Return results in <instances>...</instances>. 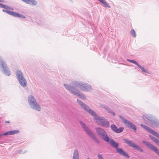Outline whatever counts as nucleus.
Instances as JSON below:
<instances>
[{
	"instance_id": "obj_1",
	"label": "nucleus",
	"mask_w": 159,
	"mask_h": 159,
	"mask_svg": "<svg viewBox=\"0 0 159 159\" xmlns=\"http://www.w3.org/2000/svg\"><path fill=\"white\" fill-rule=\"evenodd\" d=\"M77 101L80 105L81 106L84 110L94 117L93 118L94 120L98 123L106 127H107L109 126V122L106 119L103 117H101L98 116L96 113L94 111L90 108L88 106L83 103L81 101L78 99Z\"/></svg>"
},
{
	"instance_id": "obj_2",
	"label": "nucleus",
	"mask_w": 159,
	"mask_h": 159,
	"mask_svg": "<svg viewBox=\"0 0 159 159\" xmlns=\"http://www.w3.org/2000/svg\"><path fill=\"white\" fill-rule=\"evenodd\" d=\"M84 84L82 82L74 81L72 83V85L74 86V87L66 84H64V86L66 90L70 91L73 94L78 96L82 99H86V96L81 93H80L78 90L75 88V87L79 88L82 91Z\"/></svg>"
},
{
	"instance_id": "obj_3",
	"label": "nucleus",
	"mask_w": 159,
	"mask_h": 159,
	"mask_svg": "<svg viewBox=\"0 0 159 159\" xmlns=\"http://www.w3.org/2000/svg\"><path fill=\"white\" fill-rule=\"evenodd\" d=\"M28 102L30 106L33 109L38 111H40L41 107L32 95H30L28 96Z\"/></svg>"
},
{
	"instance_id": "obj_4",
	"label": "nucleus",
	"mask_w": 159,
	"mask_h": 159,
	"mask_svg": "<svg viewBox=\"0 0 159 159\" xmlns=\"http://www.w3.org/2000/svg\"><path fill=\"white\" fill-rule=\"evenodd\" d=\"M109 143L113 147L116 148L117 152L120 154L125 157L127 158H129V157L128 154L125 152L122 148H118V144L112 139H109Z\"/></svg>"
},
{
	"instance_id": "obj_5",
	"label": "nucleus",
	"mask_w": 159,
	"mask_h": 159,
	"mask_svg": "<svg viewBox=\"0 0 159 159\" xmlns=\"http://www.w3.org/2000/svg\"><path fill=\"white\" fill-rule=\"evenodd\" d=\"M96 130L97 134L101 139L106 142H109V138L106 131L103 129L97 127L96 129Z\"/></svg>"
},
{
	"instance_id": "obj_6",
	"label": "nucleus",
	"mask_w": 159,
	"mask_h": 159,
	"mask_svg": "<svg viewBox=\"0 0 159 159\" xmlns=\"http://www.w3.org/2000/svg\"><path fill=\"white\" fill-rule=\"evenodd\" d=\"M16 76L20 85L23 87H25L27 86V81L23 77L22 73L20 71H17Z\"/></svg>"
},
{
	"instance_id": "obj_7",
	"label": "nucleus",
	"mask_w": 159,
	"mask_h": 159,
	"mask_svg": "<svg viewBox=\"0 0 159 159\" xmlns=\"http://www.w3.org/2000/svg\"><path fill=\"white\" fill-rule=\"evenodd\" d=\"M80 124L81 126L85 131L87 134L90 136L93 139L96 138L94 134L91 132L89 128L87 127L85 125L82 121L80 122Z\"/></svg>"
},
{
	"instance_id": "obj_8",
	"label": "nucleus",
	"mask_w": 159,
	"mask_h": 159,
	"mask_svg": "<svg viewBox=\"0 0 159 159\" xmlns=\"http://www.w3.org/2000/svg\"><path fill=\"white\" fill-rule=\"evenodd\" d=\"M119 117L122 121L127 127L133 129L135 131H136V126H135L132 122L126 120L121 116H119Z\"/></svg>"
},
{
	"instance_id": "obj_9",
	"label": "nucleus",
	"mask_w": 159,
	"mask_h": 159,
	"mask_svg": "<svg viewBox=\"0 0 159 159\" xmlns=\"http://www.w3.org/2000/svg\"><path fill=\"white\" fill-rule=\"evenodd\" d=\"M0 66H2V70L3 71L4 74L6 75H10V73L9 71L8 67L6 66L4 62L2 60V58L0 57Z\"/></svg>"
},
{
	"instance_id": "obj_10",
	"label": "nucleus",
	"mask_w": 159,
	"mask_h": 159,
	"mask_svg": "<svg viewBox=\"0 0 159 159\" xmlns=\"http://www.w3.org/2000/svg\"><path fill=\"white\" fill-rule=\"evenodd\" d=\"M142 143L145 144L149 148L154 151L159 156V150L155 146L153 145L149 142H146L145 141H142Z\"/></svg>"
},
{
	"instance_id": "obj_11",
	"label": "nucleus",
	"mask_w": 159,
	"mask_h": 159,
	"mask_svg": "<svg viewBox=\"0 0 159 159\" xmlns=\"http://www.w3.org/2000/svg\"><path fill=\"white\" fill-rule=\"evenodd\" d=\"M127 61L135 64L136 66H138L139 67L143 72L146 73H148V71L146 70V69H145L143 67L141 66L139 64L138 62L135 61V60L127 59Z\"/></svg>"
},
{
	"instance_id": "obj_12",
	"label": "nucleus",
	"mask_w": 159,
	"mask_h": 159,
	"mask_svg": "<svg viewBox=\"0 0 159 159\" xmlns=\"http://www.w3.org/2000/svg\"><path fill=\"white\" fill-rule=\"evenodd\" d=\"M111 127L112 130L117 133L121 132L123 131L124 129V128L123 127H120L119 128L117 129L116 126L114 124L111 125Z\"/></svg>"
},
{
	"instance_id": "obj_13",
	"label": "nucleus",
	"mask_w": 159,
	"mask_h": 159,
	"mask_svg": "<svg viewBox=\"0 0 159 159\" xmlns=\"http://www.w3.org/2000/svg\"><path fill=\"white\" fill-rule=\"evenodd\" d=\"M92 90V88L90 84H85L84 86L82 91H90Z\"/></svg>"
},
{
	"instance_id": "obj_14",
	"label": "nucleus",
	"mask_w": 159,
	"mask_h": 159,
	"mask_svg": "<svg viewBox=\"0 0 159 159\" xmlns=\"http://www.w3.org/2000/svg\"><path fill=\"white\" fill-rule=\"evenodd\" d=\"M23 2L27 4H30L32 5H36L37 2L35 0H21Z\"/></svg>"
},
{
	"instance_id": "obj_15",
	"label": "nucleus",
	"mask_w": 159,
	"mask_h": 159,
	"mask_svg": "<svg viewBox=\"0 0 159 159\" xmlns=\"http://www.w3.org/2000/svg\"><path fill=\"white\" fill-rule=\"evenodd\" d=\"M123 140L125 143L128 144L130 146L134 148H135V147H136L137 145L134 143L131 140H128L126 139H124Z\"/></svg>"
},
{
	"instance_id": "obj_16",
	"label": "nucleus",
	"mask_w": 159,
	"mask_h": 159,
	"mask_svg": "<svg viewBox=\"0 0 159 159\" xmlns=\"http://www.w3.org/2000/svg\"><path fill=\"white\" fill-rule=\"evenodd\" d=\"M79 153L78 151L77 150L75 149L74 150L73 159H79Z\"/></svg>"
},
{
	"instance_id": "obj_17",
	"label": "nucleus",
	"mask_w": 159,
	"mask_h": 159,
	"mask_svg": "<svg viewBox=\"0 0 159 159\" xmlns=\"http://www.w3.org/2000/svg\"><path fill=\"white\" fill-rule=\"evenodd\" d=\"M141 126L143 128L145 129L146 130L148 131L150 133H151V131L152 130V129H151L149 128L148 127L146 126L143 125V124H141Z\"/></svg>"
},
{
	"instance_id": "obj_18",
	"label": "nucleus",
	"mask_w": 159,
	"mask_h": 159,
	"mask_svg": "<svg viewBox=\"0 0 159 159\" xmlns=\"http://www.w3.org/2000/svg\"><path fill=\"white\" fill-rule=\"evenodd\" d=\"M102 107L103 108H104V109L107 110V111H108V112L110 113H111L112 114L113 116H114L115 115V113L113 112H112L111 111V110H110L107 107H105L103 105L102 106Z\"/></svg>"
},
{
	"instance_id": "obj_19",
	"label": "nucleus",
	"mask_w": 159,
	"mask_h": 159,
	"mask_svg": "<svg viewBox=\"0 0 159 159\" xmlns=\"http://www.w3.org/2000/svg\"><path fill=\"white\" fill-rule=\"evenodd\" d=\"M131 35L133 37L135 38L136 37V34L134 29H132L130 31Z\"/></svg>"
},
{
	"instance_id": "obj_20",
	"label": "nucleus",
	"mask_w": 159,
	"mask_h": 159,
	"mask_svg": "<svg viewBox=\"0 0 159 159\" xmlns=\"http://www.w3.org/2000/svg\"><path fill=\"white\" fill-rule=\"evenodd\" d=\"M150 131H151L150 133L156 136L157 138H159V134H158L156 132H155L153 130H150Z\"/></svg>"
},
{
	"instance_id": "obj_21",
	"label": "nucleus",
	"mask_w": 159,
	"mask_h": 159,
	"mask_svg": "<svg viewBox=\"0 0 159 159\" xmlns=\"http://www.w3.org/2000/svg\"><path fill=\"white\" fill-rule=\"evenodd\" d=\"M11 135H13L14 134L18 133L19 132V131L18 130H14L10 131Z\"/></svg>"
},
{
	"instance_id": "obj_22",
	"label": "nucleus",
	"mask_w": 159,
	"mask_h": 159,
	"mask_svg": "<svg viewBox=\"0 0 159 159\" xmlns=\"http://www.w3.org/2000/svg\"><path fill=\"white\" fill-rule=\"evenodd\" d=\"M11 135L10 131H8L5 133L3 134H0V137H1L2 136H4V135Z\"/></svg>"
},
{
	"instance_id": "obj_23",
	"label": "nucleus",
	"mask_w": 159,
	"mask_h": 159,
	"mask_svg": "<svg viewBox=\"0 0 159 159\" xmlns=\"http://www.w3.org/2000/svg\"><path fill=\"white\" fill-rule=\"evenodd\" d=\"M149 136L156 143H157V140H158L150 135H149Z\"/></svg>"
},
{
	"instance_id": "obj_24",
	"label": "nucleus",
	"mask_w": 159,
	"mask_h": 159,
	"mask_svg": "<svg viewBox=\"0 0 159 159\" xmlns=\"http://www.w3.org/2000/svg\"><path fill=\"white\" fill-rule=\"evenodd\" d=\"M17 13L14 12L12 11H11L10 15L15 16V17H16Z\"/></svg>"
},
{
	"instance_id": "obj_25",
	"label": "nucleus",
	"mask_w": 159,
	"mask_h": 159,
	"mask_svg": "<svg viewBox=\"0 0 159 159\" xmlns=\"http://www.w3.org/2000/svg\"><path fill=\"white\" fill-rule=\"evenodd\" d=\"M16 17H20L23 18H25V16L23 15L18 13L17 14Z\"/></svg>"
},
{
	"instance_id": "obj_26",
	"label": "nucleus",
	"mask_w": 159,
	"mask_h": 159,
	"mask_svg": "<svg viewBox=\"0 0 159 159\" xmlns=\"http://www.w3.org/2000/svg\"><path fill=\"white\" fill-rule=\"evenodd\" d=\"M135 148L137 149L138 150L141 152H143V150L141 148L139 147L137 145H136V147Z\"/></svg>"
},
{
	"instance_id": "obj_27",
	"label": "nucleus",
	"mask_w": 159,
	"mask_h": 159,
	"mask_svg": "<svg viewBox=\"0 0 159 159\" xmlns=\"http://www.w3.org/2000/svg\"><path fill=\"white\" fill-rule=\"evenodd\" d=\"M5 9H9L12 10H13V9L12 7L7 6V5H6Z\"/></svg>"
},
{
	"instance_id": "obj_28",
	"label": "nucleus",
	"mask_w": 159,
	"mask_h": 159,
	"mask_svg": "<svg viewBox=\"0 0 159 159\" xmlns=\"http://www.w3.org/2000/svg\"><path fill=\"white\" fill-rule=\"evenodd\" d=\"M2 11L3 12H5L6 13H7L8 14L10 15L11 13V11H8L7 10H5V9H3L2 10Z\"/></svg>"
},
{
	"instance_id": "obj_29",
	"label": "nucleus",
	"mask_w": 159,
	"mask_h": 159,
	"mask_svg": "<svg viewBox=\"0 0 159 159\" xmlns=\"http://www.w3.org/2000/svg\"><path fill=\"white\" fill-rule=\"evenodd\" d=\"M6 5H4L1 3H0V7L5 9Z\"/></svg>"
},
{
	"instance_id": "obj_30",
	"label": "nucleus",
	"mask_w": 159,
	"mask_h": 159,
	"mask_svg": "<svg viewBox=\"0 0 159 159\" xmlns=\"http://www.w3.org/2000/svg\"><path fill=\"white\" fill-rule=\"evenodd\" d=\"M98 157L99 159H104L101 154L98 155Z\"/></svg>"
},
{
	"instance_id": "obj_31",
	"label": "nucleus",
	"mask_w": 159,
	"mask_h": 159,
	"mask_svg": "<svg viewBox=\"0 0 159 159\" xmlns=\"http://www.w3.org/2000/svg\"><path fill=\"white\" fill-rule=\"evenodd\" d=\"M157 143L156 144L159 146V140H157Z\"/></svg>"
},
{
	"instance_id": "obj_32",
	"label": "nucleus",
	"mask_w": 159,
	"mask_h": 159,
	"mask_svg": "<svg viewBox=\"0 0 159 159\" xmlns=\"http://www.w3.org/2000/svg\"><path fill=\"white\" fill-rule=\"evenodd\" d=\"M145 118H147L146 117V116L145 115H144L143 116V119H144V120H145Z\"/></svg>"
},
{
	"instance_id": "obj_33",
	"label": "nucleus",
	"mask_w": 159,
	"mask_h": 159,
	"mask_svg": "<svg viewBox=\"0 0 159 159\" xmlns=\"http://www.w3.org/2000/svg\"><path fill=\"white\" fill-rule=\"evenodd\" d=\"M0 2H4V1L3 0H0Z\"/></svg>"
},
{
	"instance_id": "obj_34",
	"label": "nucleus",
	"mask_w": 159,
	"mask_h": 159,
	"mask_svg": "<svg viewBox=\"0 0 159 159\" xmlns=\"http://www.w3.org/2000/svg\"><path fill=\"white\" fill-rule=\"evenodd\" d=\"M19 153H21V150H20V151H19Z\"/></svg>"
},
{
	"instance_id": "obj_35",
	"label": "nucleus",
	"mask_w": 159,
	"mask_h": 159,
	"mask_svg": "<svg viewBox=\"0 0 159 159\" xmlns=\"http://www.w3.org/2000/svg\"><path fill=\"white\" fill-rule=\"evenodd\" d=\"M154 125L156 127H157L158 126V125H156L155 124V125Z\"/></svg>"
},
{
	"instance_id": "obj_36",
	"label": "nucleus",
	"mask_w": 159,
	"mask_h": 159,
	"mask_svg": "<svg viewBox=\"0 0 159 159\" xmlns=\"http://www.w3.org/2000/svg\"><path fill=\"white\" fill-rule=\"evenodd\" d=\"M6 123H9V122L8 121H6Z\"/></svg>"
},
{
	"instance_id": "obj_37",
	"label": "nucleus",
	"mask_w": 159,
	"mask_h": 159,
	"mask_svg": "<svg viewBox=\"0 0 159 159\" xmlns=\"http://www.w3.org/2000/svg\"><path fill=\"white\" fill-rule=\"evenodd\" d=\"M87 159H89V158H87Z\"/></svg>"
}]
</instances>
